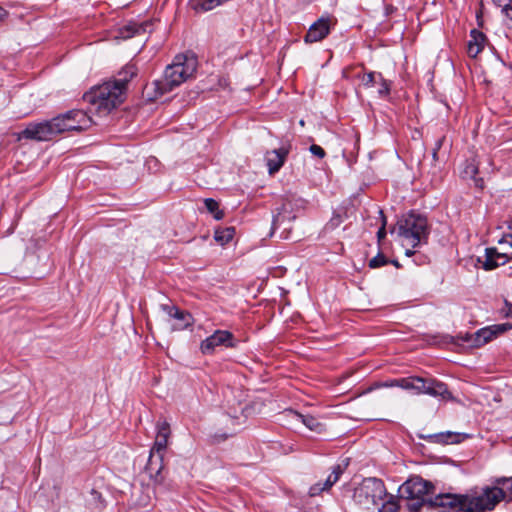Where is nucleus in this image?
Instances as JSON below:
<instances>
[{
    "instance_id": "nucleus-32",
    "label": "nucleus",
    "mask_w": 512,
    "mask_h": 512,
    "mask_svg": "<svg viewBox=\"0 0 512 512\" xmlns=\"http://www.w3.org/2000/svg\"><path fill=\"white\" fill-rule=\"evenodd\" d=\"M476 339V332L473 334H467L465 337H463V341L465 343V346L467 348H479L481 347L480 343H478Z\"/></svg>"
},
{
    "instance_id": "nucleus-27",
    "label": "nucleus",
    "mask_w": 512,
    "mask_h": 512,
    "mask_svg": "<svg viewBox=\"0 0 512 512\" xmlns=\"http://www.w3.org/2000/svg\"><path fill=\"white\" fill-rule=\"evenodd\" d=\"M342 222H343L342 214L339 212H334L331 219L327 222L325 229L326 230H334L337 227H339Z\"/></svg>"
},
{
    "instance_id": "nucleus-13",
    "label": "nucleus",
    "mask_w": 512,
    "mask_h": 512,
    "mask_svg": "<svg viewBox=\"0 0 512 512\" xmlns=\"http://www.w3.org/2000/svg\"><path fill=\"white\" fill-rule=\"evenodd\" d=\"M285 415L292 421L302 423L312 432L322 433L325 431V425L312 415H304L294 410H286Z\"/></svg>"
},
{
    "instance_id": "nucleus-25",
    "label": "nucleus",
    "mask_w": 512,
    "mask_h": 512,
    "mask_svg": "<svg viewBox=\"0 0 512 512\" xmlns=\"http://www.w3.org/2000/svg\"><path fill=\"white\" fill-rule=\"evenodd\" d=\"M204 204L208 212L213 214L216 220H220L223 218V212L219 209V203L216 200L212 198H207L204 200Z\"/></svg>"
},
{
    "instance_id": "nucleus-24",
    "label": "nucleus",
    "mask_w": 512,
    "mask_h": 512,
    "mask_svg": "<svg viewBox=\"0 0 512 512\" xmlns=\"http://www.w3.org/2000/svg\"><path fill=\"white\" fill-rule=\"evenodd\" d=\"M478 173V166L474 160L466 161L461 171V177L463 179H474Z\"/></svg>"
},
{
    "instance_id": "nucleus-3",
    "label": "nucleus",
    "mask_w": 512,
    "mask_h": 512,
    "mask_svg": "<svg viewBox=\"0 0 512 512\" xmlns=\"http://www.w3.org/2000/svg\"><path fill=\"white\" fill-rule=\"evenodd\" d=\"M127 87V72L121 71L117 77L92 87L83 99L90 105L91 113L105 116L125 101Z\"/></svg>"
},
{
    "instance_id": "nucleus-28",
    "label": "nucleus",
    "mask_w": 512,
    "mask_h": 512,
    "mask_svg": "<svg viewBox=\"0 0 512 512\" xmlns=\"http://www.w3.org/2000/svg\"><path fill=\"white\" fill-rule=\"evenodd\" d=\"M398 504L397 501L391 496L386 502L382 504V507L378 512H397Z\"/></svg>"
},
{
    "instance_id": "nucleus-43",
    "label": "nucleus",
    "mask_w": 512,
    "mask_h": 512,
    "mask_svg": "<svg viewBox=\"0 0 512 512\" xmlns=\"http://www.w3.org/2000/svg\"><path fill=\"white\" fill-rule=\"evenodd\" d=\"M6 15V11L0 7V20H2Z\"/></svg>"
},
{
    "instance_id": "nucleus-33",
    "label": "nucleus",
    "mask_w": 512,
    "mask_h": 512,
    "mask_svg": "<svg viewBox=\"0 0 512 512\" xmlns=\"http://www.w3.org/2000/svg\"><path fill=\"white\" fill-rule=\"evenodd\" d=\"M128 38V26H123L119 29V31L115 34H113L112 39L115 40L117 43L119 41H124Z\"/></svg>"
},
{
    "instance_id": "nucleus-16",
    "label": "nucleus",
    "mask_w": 512,
    "mask_h": 512,
    "mask_svg": "<svg viewBox=\"0 0 512 512\" xmlns=\"http://www.w3.org/2000/svg\"><path fill=\"white\" fill-rule=\"evenodd\" d=\"M170 437V428L168 423L163 422L158 425V432L155 438L153 447L151 448L152 453L163 456L168 446V440Z\"/></svg>"
},
{
    "instance_id": "nucleus-42",
    "label": "nucleus",
    "mask_w": 512,
    "mask_h": 512,
    "mask_svg": "<svg viewBox=\"0 0 512 512\" xmlns=\"http://www.w3.org/2000/svg\"><path fill=\"white\" fill-rule=\"evenodd\" d=\"M496 3H498L499 5H502L503 8H505V5H508L506 2L508 0H494Z\"/></svg>"
},
{
    "instance_id": "nucleus-17",
    "label": "nucleus",
    "mask_w": 512,
    "mask_h": 512,
    "mask_svg": "<svg viewBox=\"0 0 512 512\" xmlns=\"http://www.w3.org/2000/svg\"><path fill=\"white\" fill-rule=\"evenodd\" d=\"M288 150L285 148L275 149L266 153V163L270 174L277 172L284 164Z\"/></svg>"
},
{
    "instance_id": "nucleus-5",
    "label": "nucleus",
    "mask_w": 512,
    "mask_h": 512,
    "mask_svg": "<svg viewBox=\"0 0 512 512\" xmlns=\"http://www.w3.org/2000/svg\"><path fill=\"white\" fill-rule=\"evenodd\" d=\"M396 233L402 246L407 248L405 254L410 257L414 254L411 249L427 240V219L411 213L398 222Z\"/></svg>"
},
{
    "instance_id": "nucleus-19",
    "label": "nucleus",
    "mask_w": 512,
    "mask_h": 512,
    "mask_svg": "<svg viewBox=\"0 0 512 512\" xmlns=\"http://www.w3.org/2000/svg\"><path fill=\"white\" fill-rule=\"evenodd\" d=\"M471 40L468 43V54L471 57H476L484 48L485 43V35L476 30L473 29L471 31Z\"/></svg>"
},
{
    "instance_id": "nucleus-31",
    "label": "nucleus",
    "mask_w": 512,
    "mask_h": 512,
    "mask_svg": "<svg viewBox=\"0 0 512 512\" xmlns=\"http://www.w3.org/2000/svg\"><path fill=\"white\" fill-rule=\"evenodd\" d=\"M378 80V84L380 86L378 89V94L382 97L387 96L390 92V83L387 80H385L383 76H378Z\"/></svg>"
},
{
    "instance_id": "nucleus-44",
    "label": "nucleus",
    "mask_w": 512,
    "mask_h": 512,
    "mask_svg": "<svg viewBox=\"0 0 512 512\" xmlns=\"http://www.w3.org/2000/svg\"><path fill=\"white\" fill-rule=\"evenodd\" d=\"M509 315H512V310H509Z\"/></svg>"
},
{
    "instance_id": "nucleus-10",
    "label": "nucleus",
    "mask_w": 512,
    "mask_h": 512,
    "mask_svg": "<svg viewBox=\"0 0 512 512\" xmlns=\"http://www.w3.org/2000/svg\"><path fill=\"white\" fill-rule=\"evenodd\" d=\"M234 347L233 334L226 330H217L202 341L200 349L204 354H212L217 347Z\"/></svg>"
},
{
    "instance_id": "nucleus-35",
    "label": "nucleus",
    "mask_w": 512,
    "mask_h": 512,
    "mask_svg": "<svg viewBox=\"0 0 512 512\" xmlns=\"http://www.w3.org/2000/svg\"><path fill=\"white\" fill-rule=\"evenodd\" d=\"M309 150L314 156H316L320 159L324 158L326 155L324 149L316 144L311 145Z\"/></svg>"
},
{
    "instance_id": "nucleus-23",
    "label": "nucleus",
    "mask_w": 512,
    "mask_h": 512,
    "mask_svg": "<svg viewBox=\"0 0 512 512\" xmlns=\"http://www.w3.org/2000/svg\"><path fill=\"white\" fill-rule=\"evenodd\" d=\"M494 331L495 329H493L492 326L478 330L476 332V339H478V343H480V345L483 346L486 343L490 342L492 339L496 337Z\"/></svg>"
},
{
    "instance_id": "nucleus-36",
    "label": "nucleus",
    "mask_w": 512,
    "mask_h": 512,
    "mask_svg": "<svg viewBox=\"0 0 512 512\" xmlns=\"http://www.w3.org/2000/svg\"><path fill=\"white\" fill-rule=\"evenodd\" d=\"M493 329H495V336L507 331L508 329H510L512 326L509 325V324H499V325H494L492 326Z\"/></svg>"
},
{
    "instance_id": "nucleus-40",
    "label": "nucleus",
    "mask_w": 512,
    "mask_h": 512,
    "mask_svg": "<svg viewBox=\"0 0 512 512\" xmlns=\"http://www.w3.org/2000/svg\"><path fill=\"white\" fill-rule=\"evenodd\" d=\"M503 11L505 12L506 16L512 21V6L505 5V8H503Z\"/></svg>"
},
{
    "instance_id": "nucleus-1",
    "label": "nucleus",
    "mask_w": 512,
    "mask_h": 512,
    "mask_svg": "<svg viewBox=\"0 0 512 512\" xmlns=\"http://www.w3.org/2000/svg\"><path fill=\"white\" fill-rule=\"evenodd\" d=\"M92 119L83 110H70L50 121L31 123L19 134V139L36 141H49L53 137L66 131H80L87 129Z\"/></svg>"
},
{
    "instance_id": "nucleus-4",
    "label": "nucleus",
    "mask_w": 512,
    "mask_h": 512,
    "mask_svg": "<svg viewBox=\"0 0 512 512\" xmlns=\"http://www.w3.org/2000/svg\"><path fill=\"white\" fill-rule=\"evenodd\" d=\"M506 491L496 480L492 487H486L482 493L475 496H457L444 494L439 501L440 505H449L453 509L463 512H482L492 510L501 500L506 497Z\"/></svg>"
},
{
    "instance_id": "nucleus-26",
    "label": "nucleus",
    "mask_w": 512,
    "mask_h": 512,
    "mask_svg": "<svg viewBox=\"0 0 512 512\" xmlns=\"http://www.w3.org/2000/svg\"><path fill=\"white\" fill-rule=\"evenodd\" d=\"M378 76H382L380 73L370 72L362 77V83L366 88H371L373 85L378 84Z\"/></svg>"
},
{
    "instance_id": "nucleus-6",
    "label": "nucleus",
    "mask_w": 512,
    "mask_h": 512,
    "mask_svg": "<svg viewBox=\"0 0 512 512\" xmlns=\"http://www.w3.org/2000/svg\"><path fill=\"white\" fill-rule=\"evenodd\" d=\"M383 386H396L405 390H412L416 394H428L434 397H440L443 400L453 399L447 386L435 379H425L418 376H410L393 380L390 383L383 384Z\"/></svg>"
},
{
    "instance_id": "nucleus-39",
    "label": "nucleus",
    "mask_w": 512,
    "mask_h": 512,
    "mask_svg": "<svg viewBox=\"0 0 512 512\" xmlns=\"http://www.w3.org/2000/svg\"><path fill=\"white\" fill-rule=\"evenodd\" d=\"M138 72H139V69L137 67V63L130 65V72H129L130 78H132L133 76H136L138 74Z\"/></svg>"
},
{
    "instance_id": "nucleus-9",
    "label": "nucleus",
    "mask_w": 512,
    "mask_h": 512,
    "mask_svg": "<svg viewBox=\"0 0 512 512\" xmlns=\"http://www.w3.org/2000/svg\"><path fill=\"white\" fill-rule=\"evenodd\" d=\"M512 259V250L509 252L506 245H501V248H486L483 257L478 258V262L485 270H493L501 265L506 264Z\"/></svg>"
},
{
    "instance_id": "nucleus-14",
    "label": "nucleus",
    "mask_w": 512,
    "mask_h": 512,
    "mask_svg": "<svg viewBox=\"0 0 512 512\" xmlns=\"http://www.w3.org/2000/svg\"><path fill=\"white\" fill-rule=\"evenodd\" d=\"M330 31V20L328 18H320L315 23H313L306 36V43H314L324 39Z\"/></svg>"
},
{
    "instance_id": "nucleus-22",
    "label": "nucleus",
    "mask_w": 512,
    "mask_h": 512,
    "mask_svg": "<svg viewBox=\"0 0 512 512\" xmlns=\"http://www.w3.org/2000/svg\"><path fill=\"white\" fill-rule=\"evenodd\" d=\"M234 233H235V230L232 227L218 229L215 231L214 239L219 244L225 245L233 239Z\"/></svg>"
},
{
    "instance_id": "nucleus-11",
    "label": "nucleus",
    "mask_w": 512,
    "mask_h": 512,
    "mask_svg": "<svg viewBox=\"0 0 512 512\" xmlns=\"http://www.w3.org/2000/svg\"><path fill=\"white\" fill-rule=\"evenodd\" d=\"M296 218L294 214V204L290 200H285L276 216L273 218L272 229L284 227L285 230H289L290 227H286V224H291Z\"/></svg>"
},
{
    "instance_id": "nucleus-41",
    "label": "nucleus",
    "mask_w": 512,
    "mask_h": 512,
    "mask_svg": "<svg viewBox=\"0 0 512 512\" xmlns=\"http://www.w3.org/2000/svg\"><path fill=\"white\" fill-rule=\"evenodd\" d=\"M448 437L451 438V441H450L451 443L459 442L460 441V435L459 434L449 433Z\"/></svg>"
},
{
    "instance_id": "nucleus-29",
    "label": "nucleus",
    "mask_w": 512,
    "mask_h": 512,
    "mask_svg": "<svg viewBox=\"0 0 512 512\" xmlns=\"http://www.w3.org/2000/svg\"><path fill=\"white\" fill-rule=\"evenodd\" d=\"M496 483L502 485L506 491V495L512 498V477L511 478H497Z\"/></svg>"
},
{
    "instance_id": "nucleus-34",
    "label": "nucleus",
    "mask_w": 512,
    "mask_h": 512,
    "mask_svg": "<svg viewBox=\"0 0 512 512\" xmlns=\"http://www.w3.org/2000/svg\"><path fill=\"white\" fill-rule=\"evenodd\" d=\"M508 230L509 231L499 241V244L500 245H508L509 248L512 250V222L508 226Z\"/></svg>"
},
{
    "instance_id": "nucleus-18",
    "label": "nucleus",
    "mask_w": 512,
    "mask_h": 512,
    "mask_svg": "<svg viewBox=\"0 0 512 512\" xmlns=\"http://www.w3.org/2000/svg\"><path fill=\"white\" fill-rule=\"evenodd\" d=\"M343 473V468L340 465H337L333 468L331 474L327 477L324 484L321 485L317 483L310 488V495L315 496L321 493L322 491L328 490L331 488L340 478V475Z\"/></svg>"
},
{
    "instance_id": "nucleus-7",
    "label": "nucleus",
    "mask_w": 512,
    "mask_h": 512,
    "mask_svg": "<svg viewBox=\"0 0 512 512\" xmlns=\"http://www.w3.org/2000/svg\"><path fill=\"white\" fill-rule=\"evenodd\" d=\"M387 495L382 480L366 478L354 490V501L364 509H372L381 504Z\"/></svg>"
},
{
    "instance_id": "nucleus-8",
    "label": "nucleus",
    "mask_w": 512,
    "mask_h": 512,
    "mask_svg": "<svg viewBox=\"0 0 512 512\" xmlns=\"http://www.w3.org/2000/svg\"><path fill=\"white\" fill-rule=\"evenodd\" d=\"M434 486L431 482L415 476L404 482L399 493L401 498H423L426 494L433 490Z\"/></svg>"
},
{
    "instance_id": "nucleus-38",
    "label": "nucleus",
    "mask_w": 512,
    "mask_h": 512,
    "mask_svg": "<svg viewBox=\"0 0 512 512\" xmlns=\"http://www.w3.org/2000/svg\"><path fill=\"white\" fill-rule=\"evenodd\" d=\"M443 138L439 139L436 144H435V148L433 149V159L434 160H437V152L438 150L440 149L441 145H442V142H443Z\"/></svg>"
},
{
    "instance_id": "nucleus-15",
    "label": "nucleus",
    "mask_w": 512,
    "mask_h": 512,
    "mask_svg": "<svg viewBox=\"0 0 512 512\" xmlns=\"http://www.w3.org/2000/svg\"><path fill=\"white\" fill-rule=\"evenodd\" d=\"M438 495L435 499L430 501H424L423 498H405L407 502V509L410 512H419L422 510H431L432 512L439 509V507H446L447 505H440V498L443 496Z\"/></svg>"
},
{
    "instance_id": "nucleus-21",
    "label": "nucleus",
    "mask_w": 512,
    "mask_h": 512,
    "mask_svg": "<svg viewBox=\"0 0 512 512\" xmlns=\"http://www.w3.org/2000/svg\"><path fill=\"white\" fill-rule=\"evenodd\" d=\"M164 309L167 310L169 317L183 321V324L174 326L175 329H183L184 327L190 324V315L185 313L184 311H181L176 307L169 306H165Z\"/></svg>"
},
{
    "instance_id": "nucleus-2",
    "label": "nucleus",
    "mask_w": 512,
    "mask_h": 512,
    "mask_svg": "<svg viewBox=\"0 0 512 512\" xmlns=\"http://www.w3.org/2000/svg\"><path fill=\"white\" fill-rule=\"evenodd\" d=\"M197 59L193 54H178L169 64L161 80H156L143 89V96L149 101H155L171 92L195 74Z\"/></svg>"
},
{
    "instance_id": "nucleus-30",
    "label": "nucleus",
    "mask_w": 512,
    "mask_h": 512,
    "mask_svg": "<svg viewBox=\"0 0 512 512\" xmlns=\"http://www.w3.org/2000/svg\"><path fill=\"white\" fill-rule=\"evenodd\" d=\"M385 264H387V259L381 253H379L377 256L373 257L369 261V267L372 268V269L379 268L381 266H384Z\"/></svg>"
},
{
    "instance_id": "nucleus-20",
    "label": "nucleus",
    "mask_w": 512,
    "mask_h": 512,
    "mask_svg": "<svg viewBox=\"0 0 512 512\" xmlns=\"http://www.w3.org/2000/svg\"><path fill=\"white\" fill-rule=\"evenodd\" d=\"M163 456L157 455L150 452L148 463L145 467L149 477L155 481H158V476L163 469Z\"/></svg>"
},
{
    "instance_id": "nucleus-37",
    "label": "nucleus",
    "mask_w": 512,
    "mask_h": 512,
    "mask_svg": "<svg viewBox=\"0 0 512 512\" xmlns=\"http://www.w3.org/2000/svg\"><path fill=\"white\" fill-rule=\"evenodd\" d=\"M385 224H386V220H385V218H383V224L377 232V237L379 240H382L386 235Z\"/></svg>"
},
{
    "instance_id": "nucleus-12",
    "label": "nucleus",
    "mask_w": 512,
    "mask_h": 512,
    "mask_svg": "<svg viewBox=\"0 0 512 512\" xmlns=\"http://www.w3.org/2000/svg\"><path fill=\"white\" fill-rule=\"evenodd\" d=\"M150 24L148 22L131 23L130 22V39L135 38L133 42V51L139 53L148 39L150 33Z\"/></svg>"
}]
</instances>
